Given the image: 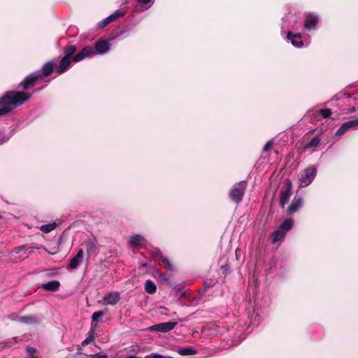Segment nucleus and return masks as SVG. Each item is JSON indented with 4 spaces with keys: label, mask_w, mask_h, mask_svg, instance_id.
<instances>
[{
    "label": "nucleus",
    "mask_w": 358,
    "mask_h": 358,
    "mask_svg": "<svg viewBox=\"0 0 358 358\" xmlns=\"http://www.w3.org/2000/svg\"><path fill=\"white\" fill-rule=\"evenodd\" d=\"M302 204L303 199L301 197L295 196L290 206L288 207V213L290 214L296 213L302 206Z\"/></svg>",
    "instance_id": "obj_11"
},
{
    "label": "nucleus",
    "mask_w": 358,
    "mask_h": 358,
    "mask_svg": "<svg viewBox=\"0 0 358 358\" xmlns=\"http://www.w3.org/2000/svg\"><path fill=\"white\" fill-rule=\"evenodd\" d=\"M54 66V62L50 61L43 65L41 69V73L37 72L28 76L20 84L24 91L33 86L37 80L42 78V76L46 77L50 75L53 71Z\"/></svg>",
    "instance_id": "obj_2"
},
{
    "label": "nucleus",
    "mask_w": 358,
    "mask_h": 358,
    "mask_svg": "<svg viewBox=\"0 0 358 358\" xmlns=\"http://www.w3.org/2000/svg\"><path fill=\"white\" fill-rule=\"evenodd\" d=\"M145 288L146 292L149 294H154L157 290L155 284L151 280L145 281Z\"/></svg>",
    "instance_id": "obj_23"
},
{
    "label": "nucleus",
    "mask_w": 358,
    "mask_h": 358,
    "mask_svg": "<svg viewBox=\"0 0 358 358\" xmlns=\"http://www.w3.org/2000/svg\"><path fill=\"white\" fill-rule=\"evenodd\" d=\"M27 352L29 354L30 356H34L33 355L35 353L36 350L33 348H28Z\"/></svg>",
    "instance_id": "obj_38"
},
{
    "label": "nucleus",
    "mask_w": 358,
    "mask_h": 358,
    "mask_svg": "<svg viewBox=\"0 0 358 358\" xmlns=\"http://www.w3.org/2000/svg\"><path fill=\"white\" fill-rule=\"evenodd\" d=\"M320 143V139L318 137H314L311 141L305 145V148H317Z\"/></svg>",
    "instance_id": "obj_25"
},
{
    "label": "nucleus",
    "mask_w": 358,
    "mask_h": 358,
    "mask_svg": "<svg viewBox=\"0 0 358 358\" xmlns=\"http://www.w3.org/2000/svg\"><path fill=\"white\" fill-rule=\"evenodd\" d=\"M60 285V283L57 280H52L42 285V287L48 291H56Z\"/></svg>",
    "instance_id": "obj_18"
},
{
    "label": "nucleus",
    "mask_w": 358,
    "mask_h": 358,
    "mask_svg": "<svg viewBox=\"0 0 358 358\" xmlns=\"http://www.w3.org/2000/svg\"><path fill=\"white\" fill-rule=\"evenodd\" d=\"M110 23V21L108 20V18H105L104 20H103L99 24V27H106L107 24H108Z\"/></svg>",
    "instance_id": "obj_36"
},
{
    "label": "nucleus",
    "mask_w": 358,
    "mask_h": 358,
    "mask_svg": "<svg viewBox=\"0 0 358 358\" xmlns=\"http://www.w3.org/2000/svg\"><path fill=\"white\" fill-rule=\"evenodd\" d=\"M350 129H358V119L345 122L336 131V136H341Z\"/></svg>",
    "instance_id": "obj_6"
},
{
    "label": "nucleus",
    "mask_w": 358,
    "mask_h": 358,
    "mask_svg": "<svg viewBox=\"0 0 358 358\" xmlns=\"http://www.w3.org/2000/svg\"><path fill=\"white\" fill-rule=\"evenodd\" d=\"M8 138H5L3 141H0V144H1V143H4V142H6V141H8Z\"/></svg>",
    "instance_id": "obj_41"
},
{
    "label": "nucleus",
    "mask_w": 358,
    "mask_h": 358,
    "mask_svg": "<svg viewBox=\"0 0 358 358\" xmlns=\"http://www.w3.org/2000/svg\"><path fill=\"white\" fill-rule=\"evenodd\" d=\"M158 256L160 257L162 263L164 264L165 268L169 271H172L173 266L171 265V264L170 263V262L169 261V259L166 257L162 256V252L159 250H157L156 252V257H158Z\"/></svg>",
    "instance_id": "obj_20"
},
{
    "label": "nucleus",
    "mask_w": 358,
    "mask_h": 358,
    "mask_svg": "<svg viewBox=\"0 0 358 358\" xmlns=\"http://www.w3.org/2000/svg\"><path fill=\"white\" fill-rule=\"evenodd\" d=\"M320 113L323 117L327 118L331 115V112L330 109H321Z\"/></svg>",
    "instance_id": "obj_31"
},
{
    "label": "nucleus",
    "mask_w": 358,
    "mask_h": 358,
    "mask_svg": "<svg viewBox=\"0 0 358 358\" xmlns=\"http://www.w3.org/2000/svg\"><path fill=\"white\" fill-rule=\"evenodd\" d=\"M318 22L317 17L315 15H308L306 18L304 26L306 29H313Z\"/></svg>",
    "instance_id": "obj_15"
},
{
    "label": "nucleus",
    "mask_w": 358,
    "mask_h": 358,
    "mask_svg": "<svg viewBox=\"0 0 358 358\" xmlns=\"http://www.w3.org/2000/svg\"><path fill=\"white\" fill-rule=\"evenodd\" d=\"M71 58H68V57H64L61 61H60V63H59V65L57 69V71L59 74H61L64 72H65L69 65H70V63H71Z\"/></svg>",
    "instance_id": "obj_14"
},
{
    "label": "nucleus",
    "mask_w": 358,
    "mask_h": 358,
    "mask_svg": "<svg viewBox=\"0 0 358 358\" xmlns=\"http://www.w3.org/2000/svg\"><path fill=\"white\" fill-rule=\"evenodd\" d=\"M76 48L74 45H69L66 47L64 49V52L66 55L64 57H68V58H71V57L75 53Z\"/></svg>",
    "instance_id": "obj_27"
},
{
    "label": "nucleus",
    "mask_w": 358,
    "mask_h": 358,
    "mask_svg": "<svg viewBox=\"0 0 358 358\" xmlns=\"http://www.w3.org/2000/svg\"><path fill=\"white\" fill-rule=\"evenodd\" d=\"M10 319H11V320H17V319L15 318V315H10Z\"/></svg>",
    "instance_id": "obj_40"
},
{
    "label": "nucleus",
    "mask_w": 358,
    "mask_h": 358,
    "mask_svg": "<svg viewBox=\"0 0 358 358\" xmlns=\"http://www.w3.org/2000/svg\"><path fill=\"white\" fill-rule=\"evenodd\" d=\"M113 15L115 17V18H118L120 17H122L124 15V11H122L120 10H115Z\"/></svg>",
    "instance_id": "obj_35"
},
{
    "label": "nucleus",
    "mask_w": 358,
    "mask_h": 358,
    "mask_svg": "<svg viewBox=\"0 0 358 358\" xmlns=\"http://www.w3.org/2000/svg\"><path fill=\"white\" fill-rule=\"evenodd\" d=\"M28 358H37V357L35 356H29Z\"/></svg>",
    "instance_id": "obj_42"
},
{
    "label": "nucleus",
    "mask_w": 358,
    "mask_h": 358,
    "mask_svg": "<svg viewBox=\"0 0 358 358\" xmlns=\"http://www.w3.org/2000/svg\"><path fill=\"white\" fill-rule=\"evenodd\" d=\"M103 315H104V313L102 310L94 312L92 316V322H97L99 320V319L101 317H102Z\"/></svg>",
    "instance_id": "obj_29"
},
{
    "label": "nucleus",
    "mask_w": 358,
    "mask_h": 358,
    "mask_svg": "<svg viewBox=\"0 0 358 358\" xmlns=\"http://www.w3.org/2000/svg\"><path fill=\"white\" fill-rule=\"evenodd\" d=\"M128 243L131 247L138 248L146 243V240L142 235L135 234L129 237Z\"/></svg>",
    "instance_id": "obj_8"
},
{
    "label": "nucleus",
    "mask_w": 358,
    "mask_h": 358,
    "mask_svg": "<svg viewBox=\"0 0 358 358\" xmlns=\"http://www.w3.org/2000/svg\"><path fill=\"white\" fill-rule=\"evenodd\" d=\"M292 194V183L289 180H287L285 186L282 187L280 192V204L282 207L287 203Z\"/></svg>",
    "instance_id": "obj_5"
},
{
    "label": "nucleus",
    "mask_w": 358,
    "mask_h": 358,
    "mask_svg": "<svg viewBox=\"0 0 358 358\" xmlns=\"http://www.w3.org/2000/svg\"><path fill=\"white\" fill-rule=\"evenodd\" d=\"M82 54L86 57H90L94 54V49L92 47H85L81 50Z\"/></svg>",
    "instance_id": "obj_28"
},
{
    "label": "nucleus",
    "mask_w": 358,
    "mask_h": 358,
    "mask_svg": "<svg viewBox=\"0 0 358 358\" xmlns=\"http://www.w3.org/2000/svg\"><path fill=\"white\" fill-rule=\"evenodd\" d=\"M85 57L82 54V52L80 51L78 53H77L72 59V60L73 62H80L81 60H83V59H85Z\"/></svg>",
    "instance_id": "obj_30"
},
{
    "label": "nucleus",
    "mask_w": 358,
    "mask_h": 358,
    "mask_svg": "<svg viewBox=\"0 0 358 358\" xmlns=\"http://www.w3.org/2000/svg\"><path fill=\"white\" fill-rule=\"evenodd\" d=\"M110 44L106 40H101L96 43L94 50L98 54H104L110 50Z\"/></svg>",
    "instance_id": "obj_10"
},
{
    "label": "nucleus",
    "mask_w": 358,
    "mask_h": 358,
    "mask_svg": "<svg viewBox=\"0 0 358 358\" xmlns=\"http://www.w3.org/2000/svg\"><path fill=\"white\" fill-rule=\"evenodd\" d=\"M245 188L246 182L245 181H241L235 184L229 192L231 199L239 203L243 197Z\"/></svg>",
    "instance_id": "obj_3"
},
{
    "label": "nucleus",
    "mask_w": 358,
    "mask_h": 358,
    "mask_svg": "<svg viewBox=\"0 0 358 358\" xmlns=\"http://www.w3.org/2000/svg\"><path fill=\"white\" fill-rule=\"evenodd\" d=\"M31 97V94L27 91H11L0 100V116L10 113L17 106L22 105Z\"/></svg>",
    "instance_id": "obj_1"
},
{
    "label": "nucleus",
    "mask_w": 358,
    "mask_h": 358,
    "mask_svg": "<svg viewBox=\"0 0 358 358\" xmlns=\"http://www.w3.org/2000/svg\"><path fill=\"white\" fill-rule=\"evenodd\" d=\"M177 352L181 356L194 355L196 354V351L192 347L179 348L177 350Z\"/></svg>",
    "instance_id": "obj_21"
},
{
    "label": "nucleus",
    "mask_w": 358,
    "mask_h": 358,
    "mask_svg": "<svg viewBox=\"0 0 358 358\" xmlns=\"http://www.w3.org/2000/svg\"><path fill=\"white\" fill-rule=\"evenodd\" d=\"M293 226V221L291 219H287L285 221H284L281 225L280 226V229L285 231V233L286 234L287 231L290 230Z\"/></svg>",
    "instance_id": "obj_24"
},
{
    "label": "nucleus",
    "mask_w": 358,
    "mask_h": 358,
    "mask_svg": "<svg viewBox=\"0 0 358 358\" xmlns=\"http://www.w3.org/2000/svg\"><path fill=\"white\" fill-rule=\"evenodd\" d=\"M287 38L290 40L292 44L296 48H301L303 44L302 40H301V35L299 34H293L291 31H289Z\"/></svg>",
    "instance_id": "obj_12"
},
{
    "label": "nucleus",
    "mask_w": 358,
    "mask_h": 358,
    "mask_svg": "<svg viewBox=\"0 0 358 358\" xmlns=\"http://www.w3.org/2000/svg\"><path fill=\"white\" fill-rule=\"evenodd\" d=\"M138 6L136 9L138 12H142L148 9L154 3L155 0H137Z\"/></svg>",
    "instance_id": "obj_16"
},
{
    "label": "nucleus",
    "mask_w": 358,
    "mask_h": 358,
    "mask_svg": "<svg viewBox=\"0 0 358 358\" xmlns=\"http://www.w3.org/2000/svg\"><path fill=\"white\" fill-rule=\"evenodd\" d=\"M94 331L91 330L88 334V336L82 342V345L85 346L94 340Z\"/></svg>",
    "instance_id": "obj_26"
},
{
    "label": "nucleus",
    "mask_w": 358,
    "mask_h": 358,
    "mask_svg": "<svg viewBox=\"0 0 358 358\" xmlns=\"http://www.w3.org/2000/svg\"><path fill=\"white\" fill-rule=\"evenodd\" d=\"M316 168L313 166L304 169L303 171L301 173V176L299 178L300 186L306 187L309 185L314 180L316 176Z\"/></svg>",
    "instance_id": "obj_4"
},
{
    "label": "nucleus",
    "mask_w": 358,
    "mask_h": 358,
    "mask_svg": "<svg viewBox=\"0 0 358 358\" xmlns=\"http://www.w3.org/2000/svg\"><path fill=\"white\" fill-rule=\"evenodd\" d=\"M90 357L92 358H108V355L106 354H103L102 352L92 355H90Z\"/></svg>",
    "instance_id": "obj_33"
},
{
    "label": "nucleus",
    "mask_w": 358,
    "mask_h": 358,
    "mask_svg": "<svg viewBox=\"0 0 358 358\" xmlns=\"http://www.w3.org/2000/svg\"><path fill=\"white\" fill-rule=\"evenodd\" d=\"M285 231L280 229L275 231L271 235L272 242L275 243L278 241H282L285 238Z\"/></svg>",
    "instance_id": "obj_19"
},
{
    "label": "nucleus",
    "mask_w": 358,
    "mask_h": 358,
    "mask_svg": "<svg viewBox=\"0 0 358 358\" xmlns=\"http://www.w3.org/2000/svg\"><path fill=\"white\" fill-rule=\"evenodd\" d=\"M177 322H164L157 324L155 325H153L150 327V330L156 331H160V332H167L175 328L176 326Z\"/></svg>",
    "instance_id": "obj_7"
},
{
    "label": "nucleus",
    "mask_w": 358,
    "mask_h": 358,
    "mask_svg": "<svg viewBox=\"0 0 358 358\" xmlns=\"http://www.w3.org/2000/svg\"><path fill=\"white\" fill-rule=\"evenodd\" d=\"M107 18L110 21V22H113V21L116 20L115 17L113 14L109 15Z\"/></svg>",
    "instance_id": "obj_39"
},
{
    "label": "nucleus",
    "mask_w": 358,
    "mask_h": 358,
    "mask_svg": "<svg viewBox=\"0 0 358 358\" xmlns=\"http://www.w3.org/2000/svg\"><path fill=\"white\" fill-rule=\"evenodd\" d=\"M25 249V246H20L17 247L14 249V252H15L17 254L20 253L22 251H23Z\"/></svg>",
    "instance_id": "obj_37"
},
{
    "label": "nucleus",
    "mask_w": 358,
    "mask_h": 358,
    "mask_svg": "<svg viewBox=\"0 0 358 358\" xmlns=\"http://www.w3.org/2000/svg\"><path fill=\"white\" fill-rule=\"evenodd\" d=\"M120 296L118 292H112L103 297V303L106 305L114 306L120 301Z\"/></svg>",
    "instance_id": "obj_9"
},
{
    "label": "nucleus",
    "mask_w": 358,
    "mask_h": 358,
    "mask_svg": "<svg viewBox=\"0 0 358 358\" xmlns=\"http://www.w3.org/2000/svg\"><path fill=\"white\" fill-rule=\"evenodd\" d=\"M20 322L24 323V324H35L40 321L38 317L35 315H28V316H22L20 317L17 320Z\"/></svg>",
    "instance_id": "obj_17"
},
{
    "label": "nucleus",
    "mask_w": 358,
    "mask_h": 358,
    "mask_svg": "<svg viewBox=\"0 0 358 358\" xmlns=\"http://www.w3.org/2000/svg\"><path fill=\"white\" fill-rule=\"evenodd\" d=\"M84 252L82 249H80L77 255L71 260L69 266L71 268L74 269L76 268L82 262L83 259Z\"/></svg>",
    "instance_id": "obj_13"
},
{
    "label": "nucleus",
    "mask_w": 358,
    "mask_h": 358,
    "mask_svg": "<svg viewBox=\"0 0 358 358\" xmlns=\"http://www.w3.org/2000/svg\"><path fill=\"white\" fill-rule=\"evenodd\" d=\"M273 143V141H272V140H271V141H268V142L265 144V145L264 146L263 150H264V152H266V151L269 150H270V148L272 147Z\"/></svg>",
    "instance_id": "obj_34"
},
{
    "label": "nucleus",
    "mask_w": 358,
    "mask_h": 358,
    "mask_svg": "<svg viewBox=\"0 0 358 358\" xmlns=\"http://www.w3.org/2000/svg\"><path fill=\"white\" fill-rule=\"evenodd\" d=\"M146 358H173L170 356H164L159 354H152L150 356L146 357Z\"/></svg>",
    "instance_id": "obj_32"
},
{
    "label": "nucleus",
    "mask_w": 358,
    "mask_h": 358,
    "mask_svg": "<svg viewBox=\"0 0 358 358\" xmlns=\"http://www.w3.org/2000/svg\"><path fill=\"white\" fill-rule=\"evenodd\" d=\"M57 227V224L55 222H52L46 224H43L40 227V230L45 233L48 234L53 231Z\"/></svg>",
    "instance_id": "obj_22"
}]
</instances>
